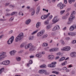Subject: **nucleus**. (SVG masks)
<instances>
[{
	"label": "nucleus",
	"instance_id": "1",
	"mask_svg": "<svg viewBox=\"0 0 76 76\" xmlns=\"http://www.w3.org/2000/svg\"><path fill=\"white\" fill-rule=\"evenodd\" d=\"M23 38V33H20L16 37L15 39V42H17L19 41H20Z\"/></svg>",
	"mask_w": 76,
	"mask_h": 76
},
{
	"label": "nucleus",
	"instance_id": "2",
	"mask_svg": "<svg viewBox=\"0 0 76 76\" xmlns=\"http://www.w3.org/2000/svg\"><path fill=\"white\" fill-rule=\"evenodd\" d=\"M14 40V37L12 36L7 41V44H8V45H10V44H11L13 42Z\"/></svg>",
	"mask_w": 76,
	"mask_h": 76
},
{
	"label": "nucleus",
	"instance_id": "3",
	"mask_svg": "<svg viewBox=\"0 0 76 76\" xmlns=\"http://www.w3.org/2000/svg\"><path fill=\"white\" fill-rule=\"evenodd\" d=\"M44 32H45V31L44 30H42L37 34V37H41V36H42L43 34H44Z\"/></svg>",
	"mask_w": 76,
	"mask_h": 76
},
{
	"label": "nucleus",
	"instance_id": "4",
	"mask_svg": "<svg viewBox=\"0 0 76 76\" xmlns=\"http://www.w3.org/2000/svg\"><path fill=\"white\" fill-rule=\"evenodd\" d=\"M74 18H73V17H71V16H70V18L69 19V21L67 23V24H70L72 22V21H73V19Z\"/></svg>",
	"mask_w": 76,
	"mask_h": 76
},
{
	"label": "nucleus",
	"instance_id": "5",
	"mask_svg": "<svg viewBox=\"0 0 76 76\" xmlns=\"http://www.w3.org/2000/svg\"><path fill=\"white\" fill-rule=\"evenodd\" d=\"M61 50L63 51H69L70 50V47L68 46L66 47L63 48Z\"/></svg>",
	"mask_w": 76,
	"mask_h": 76
},
{
	"label": "nucleus",
	"instance_id": "6",
	"mask_svg": "<svg viewBox=\"0 0 76 76\" xmlns=\"http://www.w3.org/2000/svg\"><path fill=\"white\" fill-rule=\"evenodd\" d=\"M60 29V27L59 26H55L52 30V31H56Z\"/></svg>",
	"mask_w": 76,
	"mask_h": 76
},
{
	"label": "nucleus",
	"instance_id": "7",
	"mask_svg": "<svg viewBox=\"0 0 76 76\" xmlns=\"http://www.w3.org/2000/svg\"><path fill=\"white\" fill-rule=\"evenodd\" d=\"M59 20V19H58L57 17H55L54 19L52 20L53 22L54 23H56L57 22H58Z\"/></svg>",
	"mask_w": 76,
	"mask_h": 76
},
{
	"label": "nucleus",
	"instance_id": "8",
	"mask_svg": "<svg viewBox=\"0 0 76 76\" xmlns=\"http://www.w3.org/2000/svg\"><path fill=\"white\" fill-rule=\"evenodd\" d=\"M5 53L4 52H1L0 53V58H3V59L5 57Z\"/></svg>",
	"mask_w": 76,
	"mask_h": 76
},
{
	"label": "nucleus",
	"instance_id": "9",
	"mask_svg": "<svg viewBox=\"0 0 76 76\" xmlns=\"http://www.w3.org/2000/svg\"><path fill=\"white\" fill-rule=\"evenodd\" d=\"M58 7H60L61 9H62L64 7V6L63 5V4H62L61 3H59L58 4Z\"/></svg>",
	"mask_w": 76,
	"mask_h": 76
},
{
	"label": "nucleus",
	"instance_id": "10",
	"mask_svg": "<svg viewBox=\"0 0 76 76\" xmlns=\"http://www.w3.org/2000/svg\"><path fill=\"white\" fill-rule=\"evenodd\" d=\"M54 56L53 55H49L48 56V58L50 60H53L54 59Z\"/></svg>",
	"mask_w": 76,
	"mask_h": 76
},
{
	"label": "nucleus",
	"instance_id": "11",
	"mask_svg": "<svg viewBox=\"0 0 76 76\" xmlns=\"http://www.w3.org/2000/svg\"><path fill=\"white\" fill-rule=\"evenodd\" d=\"M30 12H31L32 11V12L31 14V16H33V15H34V14H35V10L32 9H31L29 10Z\"/></svg>",
	"mask_w": 76,
	"mask_h": 76
},
{
	"label": "nucleus",
	"instance_id": "12",
	"mask_svg": "<svg viewBox=\"0 0 76 76\" xmlns=\"http://www.w3.org/2000/svg\"><path fill=\"white\" fill-rule=\"evenodd\" d=\"M10 64V61L7 60L4 61V65L6 66L7 65H9Z\"/></svg>",
	"mask_w": 76,
	"mask_h": 76
},
{
	"label": "nucleus",
	"instance_id": "13",
	"mask_svg": "<svg viewBox=\"0 0 76 76\" xmlns=\"http://www.w3.org/2000/svg\"><path fill=\"white\" fill-rule=\"evenodd\" d=\"M45 72V70L41 69L39 71V73L40 74H43V73H44V72Z\"/></svg>",
	"mask_w": 76,
	"mask_h": 76
},
{
	"label": "nucleus",
	"instance_id": "14",
	"mask_svg": "<svg viewBox=\"0 0 76 76\" xmlns=\"http://www.w3.org/2000/svg\"><path fill=\"white\" fill-rule=\"evenodd\" d=\"M71 56L72 57H75L76 56V53L75 52H72L71 54Z\"/></svg>",
	"mask_w": 76,
	"mask_h": 76
},
{
	"label": "nucleus",
	"instance_id": "15",
	"mask_svg": "<svg viewBox=\"0 0 76 76\" xmlns=\"http://www.w3.org/2000/svg\"><path fill=\"white\" fill-rule=\"evenodd\" d=\"M16 53V51L15 50H12L10 52V55H15V54Z\"/></svg>",
	"mask_w": 76,
	"mask_h": 76
},
{
	"label": "nucleus",
	"instance_id": "16",
	"mask_svg": "<svg viewBox=\"0 0 76 76\" xmlns=\"http://www.w3.org/2000/svg\"><path fill=\"white\" fill-rule=\"evenodd\" d=\"M48 67L53 68V67H56V65H53L51 64H49L48 65Z\"/></svg>",
	"mask_w": 76,
	"mask_h": 76
},
{
	"label": "nucleus",
	"instance_id": "17",
	"mask_svg": "<svg viewBox=\"0 0 76 76\" xmlns=\"http://www.w3.org/2000/svg\"><path fill=\"white\" fill-rule=\"evenodd\" d=\"M40 6H38L37 7V12H36V13L37 14H38L39 13V11H40Z\"/></svg>",
	"mask_w": 76,
	"mask_h": 76
},
{
	"label": "nucleus",
	"instance_id": "18",
	"mask_svg": "<svg viewBox=\"0 0 76 76\" xmlns=\"http://www.w3.org/2000/svg\"><path fill=\"white\" fill-rule=\"evenodd\" d=\"M41 22H38L36 24V28H38L39 26H41Z\"/></svg>",
	"mask_w": 76,
	"mask_h": 76
},
{
	"label": "nucleus",
	"instance_id": "19",
	"mask_svg": "<svg viewBox=\"0 0 76 76\" xmlns=\"http://www.w3.org/2000/svg\"><path fill=\"white\" fill-rule=\"evenodd\" d=\"M75 14H76V12H75V11H73L70 16L71 18H72V17H73V18H75V16L74 15Z\"/></svg>",
	"mask_w": 76,
	"mask_h": 76
},
{
	"label": "nucleus",
	"instance_id": "20",
	"mask_svg": "<svg viewBox=\"0 0 76 76\" xmlns=\"http://www.w3.org/2000/svg\"><path fill=\"white\" fill-rule=\"evenodd\" d=\"M31 19H28L26 20L25 23L26 25H29V23L31 22Z\"/></svg>",
	"mask_w": 76,
	"mask_h": 76
},
{
	"label": "nucleus",
	"instance_id": "21",
	"mask_svg": "<svg viewBox=\"0 0 76 76\" xmlns=\"http://www.w3.org/2000/svg\"><path fill=\"white\" fill-rule=\"evenodd\" d=\"M74 29L75 28H74V26H73V25L71 26L69 28V30L71 31H74Z\"/></svg>",
	"mask_w": 76,
	"mask_h": 76
},
{
	"label": "nucleus",
	"instance_id": "22",
	"mask_svg": "<svg viewBox=\"0 0 76 76\" xmlns=\"http://www.w3.org/2000/svg\"><path fill=\"white\" fill-rule=\"evenodd\" d=\"M47 17L46 15H42L41 17V19L43 20H44L45 19H47Z\"/></svg>",
	"mask_w": 76,
	"mask_h": 76
},
{
	"label": "nucleus",
	"instance_id": "23",
	"mask_svg": "<svg viewBox=\"0 0 76 76\" xmlns=\"http://www.w3.org/2000/svg\"><path fill=\"white\" fill-rule=\"evenodd\" d=\"M36 57H39V58H40L42 56V55H41V53H39L37 54L36 55Z\"/></svg>",
	"mask_w": 76,
	"mask_h": 76
},
{
	"label": "nucleus",
	"instance_id": "24",
	"mask_svg": "<svg viewBox=\"0 0 76 76\" xmlns=\"http://www.w3.org/2000/svg\"><path fill=\"white\" fill-rule=\"evenodd\" d=\"M40 68H45L46 65L45 64H43L42 65L40 66Z\"/></svg>",
	"mask_w": 76,
	"mask_h": 76
},
{
	"label": "nucleus",
	"instance_id": "25",
	"mask_svg": "<svg viewBox=\"0 0 76 76\" xmlns=\"http://www.w3.org/2000/svg\"><path fill=\"white\" fill-rule=\"evenodd\" d=\"M4 68H2L0 69V74H1V73H2L3 71H4Z\"/></svg>",
	"mask_w": 76,
	"mask_h": 76
},
{
	"label": "nucleus",
	"instance_id": "26",
	"mask_svg": "<svg viewBox=\"0 0 76 76\" xmlns=\"http://www.w3.org/2000/svg\"><path fill=\"white\" fill-rule=\"evenodd\" d=\"M34 47L33 46V47H31V48H30L29 51H34Z\"/></svg>",
	"mask_w": 76,
	"mask_h": 76
},
{
	"label": "nucleus",
	"instance_id": "27",
	"mask_svg": "<svg viewBox=\"0 0 76 76\" xmlns=\"http://www.w3.org/2000/svg\"><path fill=\"white\" fill-rule=\"evenodd\" d=\"M67 62L66 61L62 63L61 65L62 66H64L65 65H66V64H67Z\"/></svg>",
	"mask_w": 76,
	"mask_h": 76
},
{
	"label": "nucleus",
	"instance_id": "28",
	"mask_svg": "<svg viewBox=\"0 0 76 76\" xmlns=\"http://www.w3.org/2000/svg\"><path fill=\"white\" fill-rule=\"evenodd\" d=\"M38 31H39V30H37L36 31L33 32V33H31L32 35H34V34H35L36 33H37L38 32Z\"/></svg>",
	"mask_w": 76,
	"mask_h": 76
},
{
	"label": "nucleus",
	"instance_id": "29",
	"mask_svg": "<svg viewBox=\"0 0 76 76\" xmlns=\"http://www.w3.org/2000/svg\"><path fill=\"white\" fill-rule=\"evenodd\" d=\"M47 37H48V35H47V34H46L43 36L42 38V39H44V38H47Z\"/></svg>",
	"mask_w": 76,
	"mask_h": 76
},
{
	"label": "nucleus",
	"instance_id": "30",
	"mask_svg": "<svg viewBox=\"0 0 76 76\" xmlns=\"http://www.w3.org/2000/svg\"><path fill=\"white\" fill-rule=\"evenodd\" d=\"M42 45L43 47H47V46H48V43H43Z\"/></svg>",
	"mask_w": 76,
	"mask_h": 76
},
{
	"label": "nucleus",
	"instance_id": "31",
	"mask_svg": "<svg viewBox=\"0 0 76 76\" xmlns=\"http://www.w3.org/2000/svg\"><path fill=\"white\" fill-rule=\"evenodd\" d=\"M64 59H65V57H62L59 60V61H63V60H64Z\"/></svg>",
	"mask_w": 76,
	"mask_h": 76
},
{
	"label": "nucleus",
	"instance_id": "32",
	"mask_svg": "<svg viewBox=\"0 0 76 76\" xmlns=\"http://www.w3.org/2000/svg\"><path fill=\"white\" fill-rule=\"evenodd\" d=\"M64 12H65V10H61L60 12V15H63V13H64Z\"/></svg>",
	"mask_w": 76,
	"mask_h": 76
},
{
	"label": "nucleus",
	"instance_id": "33",
	"mask_svg": "<svg viewBox=\"0 0 76 76\" xmlns=\"http://www.w3.org/2000/svg\"><path fill=\"white\" fill-rule=\"evenodd\" d=\"M33 46H34L32 45L31 44L28 45V48H31V47H33Z\"/></svg>",
	"mask_w": 76,
	"mask_h": 76
},
{
	"label": "nucleus",
	"instance_id": "34",
	"mask_svg": "<svg viewBox=\"0 0 76 76\" xmlns=\"http://www.w3.org/2000/svg\"><path fill=\"white\" fill-rule=\"evenodd\" d=\"M53 18V15H50L48 17V20H50L51 19H52V18Z\"/></svg>",
	"mask_w": 76,
	"mask_h": 76
},
{
	"label": "nucleus",
	"instance_id": "35",
	"mask_svg": "<svg viewBox=\"0 0 76 76\" xmlns=\"http://www.w3.org/2000/svg\"><path fill=\"white\" fill-rule=\"evenodd\" d=\"M44 73L45 75H48L50 74V73L48 72H47V71L45 70V72H44Z\"/></svg>",
	"mask_w": 76,
	"mask_h": 76
},
{
	"label": "nucleus",
	"instance_id": "36",
	"mask_svg": "<svg viewBox=\"0 0 76 76\" xmlns=\"http://www.w3.org/2000/svg\"><path fill=\"white\" fill-rule=\"evenodd\" d=\"M67 18H68L67 16H63L62 17V18L64 20V19H67Z\"/></svg>",
	"mask_w": 76,
	"mask_h": 76
},
{
	"label": "nucleus",
	"instance_id": "37",
	"mask_svg": "<svg viewBox=\"0 0 76 76\" xmlns=\"http://www.w3.org/2000/svg\"><path fill=\"white\" fill-rule=\"evenodd\" d=\"M16 60H17V61H19L20 60V58L17 57L16 58Z\"/></svg>",
	"mask_w": 76,
	"mask_h": 76
},
{
	"label": "nucleus",
	"instance_id": "38",
	"mask_svg": "<svg viewBox=\"0 0 76 76\" xmlns=\"http://www.w3.org/2000/svg\"><path fill=\"white\" fill-rule=\"evenodd\" d=\"M57 64V62H53L51 63V64H52V65H55V64Z\"/></svg>",
	"mask_w": 76,
	"mask_h": 76
},
{
	"label": "nucleus",
	"instance_id": "39",
	"mask_svg": "<svg viewBox=\"0 0 76 76\" xmlns=\"http://www.w3.org/2000/svg\"><path fill=\"white\" fill-rule=\"evenodd\" d=\"M25 44H23L21 45L20 47L21 48H22L23 47H25Z\"/></svg>",
	"mask_w": 76,
	"mask_h": 76
},
{
	"label": "nucleus",
	"instance_id": "40",
	"mask_svg": "<svg viewBox=\"0 0 76 76\" xmlns=\"http://www.w3.org/2000/svg\"><path fill=\"white\" fill-rule=\"evenodd\" d=\"M62 70H67V68H66V67H64L63 68H62Z\"/></svg>",
	"mask_w": 76,
	"mask_h": 76
},
{
	"label": "nucleus",
	"instance_id": "41",
	"mask_svg": "<svg viewBox=\"0 0 76 76\" xmlns=\"http://www.w3.org/2000/svg\"><path fill=\"white\" fill-rule=\"evenodd\" d=\"M19 15H22V16H23V14L22 13V12L21 11L19 12Z\"/></svg>",
	"mask_w": 76,
	"mask_h": 76
},
{
	"label": "nucleus",
	"instance_id": "42",
	"mask_svg": "<svg viewBox=\"0 0 76 76\" xmlns=\"http://www.w3.org/2000/svg\"><path fill=\"white\" fill-rule=\"evenodd\" d=\"M58 50V48H53L54 51H57V50Z\"/></svg>",
	"mask_w": 76,
	"mask_h": 76
},
{
	"label": "nucleus",
	"instance_id": "43",
	"mask_svg": "<svg viewBox=\"0 0 76 76\" xmlns=\"http://www.w3.org/2000/svg\"><path fill=\"white\" fill-rule=\"evenodd\" d=\"M52 73H56V74L57 75L58 74V72L56 71H53L52 72Z\"/></svg>",
	"mask_w": 76,
	"mask_h": 76
},
{
	"label": "nucleus",
	"instance_id": "44",
	"mask_svg": "<svg viewBox=\"0 0 76 76\" xmlns=\"http://www.w3.org/2000/svg\"><path fill=\"white\" fill-rule=\"evenodd\" d=\"M50 25H48L47 26V28H46V29H50Z\"/></svg>",
	"mask_w": 76,
	"mask_h": 76
},
{
	"label": "nucleus",
	"instance_id": "45",
	"mask_svg": "<svg viewBox=\"0 0 76 76\" xmlns=\"http://www.w3.org/2000/svg\"><path fill=\"white\" fill-rule=\"evenodd\" d=\"M33 37L32 36H31L29 37V40H32V39H33Z\"/></svg>",
	"mask_w": 76,
	"mask_h": 76
},
{
	"label": "nucleus",
	"instance_id": "46",
	"mask_svg": "<svg viewBox=\"0 0 76 76\" xmlns=\"http://www.w3.org/2000/svg\"><path fill=\"white\" fill-rule=\"evenodd\" d=\"M28 48V45H26L25 46V49H26V50L27 49H28V48Z\"/></svg>",
	"mask_w": 76,
	"mask_h": 76
},
{
	"label": "nucleus",
	"instance_id": "47",
	"mask_svg": "<svg viewBox=\"0 0 76 76\" xmlns=\"http://www.w3.org/2000/svg\"><path fill=\"white\" fill-rule=\"evenodd\" d=\"M16 12H12L11 14L10 15L11 16H13V15H15V13H16Z\"/></svg>",
	"mask_w": 76,
	"mask_h": 76
},
{
	"label": "nucleus",
	"instance_id": "48",
	"mask_svg": "<svg viewBox=\"0 0 76 76\" xmlns=\"http://www.w3.org/2000/svg\"><path fill=\"white\" fill-rule=\"evenodd\" d=\"M61 42H62V45H64V42L63 41V40H61Z\"/></svg>",
	"mask_w": 76,
	"mask_h": 76
},
{
	"label": "nucleus",
	"instance_id": "49",
	"mask_svg": "<svg viewBox=\"0 0 76 76\" xmlns=\"http://www.w3.org/2000/svg\"><path fill=\"white\" fill-rule=\"evenodd\" d=\"M13 18L12 17L11 18V19H10L9 20V21H13Z\"/></svg>",
	"mask_w": 76,
	"mask_h": 76
},
{
	"label": "nucleus",
	"instance_id": "50",
	"mask_svg": "<svg viewBox=\"0 0 76 76\" xmlns=\"http://www.w3.org/2000/svg\"><path fill=\"white\" fill-rule=\"evenodd\" d=\"M72 44H75V43H76V40H73L72 42Z\"/></svg>",
	"mask_w": 76,
	"mask_h": 76
},
{
	"label": "nucleus",
	"instance_id": "51",
	"mask_svg": "<svg viewBox=\"0 0 76 76\" xmlns=\"http://www.w3.org/2000/svg\"><path fill=\"white\" fill-rule=\"evenodd\" d=\"M57 56H60L61 55V53L60 52H58L56 53Z\"/></svg>",
	"mask_w": 76,
	"mask_h": 76
},
{
	"label": "nucleus",
	"instance_id": "52",
	"mask_svg": "<svg viewBox=\"0 0 76 76\" xmlns=\"http://www.w3.org/2000/svg\"><path fill=\"white\" fill-rule=\"evenodd\" d=\"M43 11H46L47 12H48V10H46L45 9H43Z\"/></svg>",
	"mask_w": 76,
	"mask_h": 76
},
{
	"label": "nucleus",
	"instance_id": "53",
	"mask_svg": "<svg viewBox=\"0 0 76 76\" xmlns=\"http://www.w3.org/2000/svg\"><path fill=\"white\" fill-rule=\"evenodd\" d=\"M75 35H76V34H75L74 33H71V36H75Z\"/></svg>",
	"mask_w": 76,
	"mask_h": 76
},
{
	"label": "nucleus",
	"instance_id": "54",
	"mask_svg": "<svg viewBox=\"0 0 76 76\" xmlns=\"http://www.w3.org/2000/svg\"><path fill=\"white\" fill-rule=\"evenodd\" d=\"M13 30H11L10 31H9V34H12V33H13Z\"/></svg>",
	"mask_w": 76,
	"mask_h": 76
},
{
	"label": "nucleus",
	"instance_id": "55",
	"mask_svg": "<svg viewBox=\"0 0 76 76\" xmlns=\"http://www.w3.org/2000/svg\"><path fill=\"white\" fill-rule=\"evenodd\" d=\"M32 64V60H30L29 61V64Z\"/></svg>",
	"mask_w": 76,
	"mask_h": 76
},
{
	"label": "nucleus",
	"instance_id": "56",
	"mask_svg": "<svg viewBox=\"0 0 76 76\" xmlns=\"http://www.w3.org/2000/svg\"><path fill=\"white\" fill-rule=\"evenodd\" d=\"M60 58V57L59 56H57L56 57V60H58V59H59Z\"/></svg>",
	"mask_w": 76,
	"mask_h": 76
},
{
	"label": "nucleus",
	"instance_id": "57",
	"mask_svg": "<svg viewBox=\"0 0 76 76\" xmlns=\"http://www.w3.org/2000/svg\"><path fill=\"white\" fill-rule=\"evenodd\" d=\"M45 25H47V24H48V22L47 21H45Z\"/></svg>",
	"mask_w": 76,
	"mask_h": 76
},
{
	"label": "nucleus",
	"instance_id": "58",
	"mask_svg": "<svg viewBox=\"0 0 76 76\" xmlns=\"http://www.w3.org/2000/svg\"><path fill=\"white\" fill-rule=\"evenodd\" d=\"M65 39L66 40H69V39H70V37H66L65 38Z\"/></svg>",
	"mask_w": 76,
	"mask_h": 76
},
{
	"label": "nucleus",
	"instance_id": "59",
	"mask_svg": "<svg viewBox=\"0 0 76 76\" xmlns=\"http://www.w3.org/2000/svg\"><path fill=\"white\" fill-rule=\"evenodd\" d=\"M34 56H30V58H34Z\"/></svg>",
	"mask_w": 76,
	"mask_h": 76
},
{
	"label": "nucleus",
	"instance_id": "60",
	"mask_svg": "<svg viewBox=\"0 0 76 76\" xmlns=\"http://www.w3.org/2000/svg\"><path fill=\"white\" fill-rule=\"evenodd\" d=\"M73 26H74V29H76V24H74L73 25Z\"/></svg>",
	"mask_w": 76,
	"mask_h": 76
},
{
	"label": "nucleus",
	"instance_id": "61",
	"mask_svg": "<svg viewBox=\"0 0 76 76\" xmlns=\"http://www.w3.org/2000/svg\"><path fill=\"white\" fill-rule=\"evenodd\" d=\"M69 2L70 4H72V0H69Z\"/></svg>",
	"mask_w": 76,
	"mask_h": 76
},
{
	"label": "nucleus",
	"instance_id": "62",
	"mask_svg": "<svg viewBox=\"0 0 76 76\" xmlns=\"http://www.w3.org/2000/svg\"><path fill=\"white\" fill-rule=\"evenodd\" d=\"M64 3L65 4H67V0H64Z\"/></svg>",
	"mask_w": 76,
	"mask_h": 76
},
{
	"label": "nucleus",
	"instance_id": "63",
	"mask_svg": "<svg viewBox=\"0 0 76 76\" xmlns=\"http://www.w3.org/2000/svg\"><path fill=\"white\" fill-rule=\"evenodd\" d=\"M50 51H54V49H52L50 50Z\"/></svg>",
	"mask_w": 76,
	"mask_h": 76
},
{
	"label": "nucleus",
	"instance_id": "64",
	"mask_svg": "<svg viewBox=\"0 0 76 76\" xmlns=\"http://www.w3.org/2000/svg\"><path fill=\"white\" fill-rule=\"evenodd\" d=\"M63 30H66V27H65L64 28H63Z\"/></svg>",
	"mask_w": 76,
	"mask_h": 76
}]
</instances>
